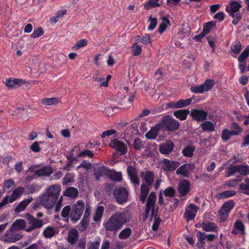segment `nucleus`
I'll return each mask as SVG.
<instances>
[{
    "instance_id": "nucleus-1",
    "label": "nucleus",
    "mask_w": 249,
    "mask_h": 249,
    "mask_svg": "<svg viewBox=\"0 0 249 249\" xmlns=\"http://www.w3.org/2000/svg\"><path fill=\"white\" fill-rule=\"evenodd\" d=\"M130 219L131 214L128 211L117 212L104 223L103 226L107 231L116 233Z\"/></svg>"
},
{
    "instance_id": "nucleus-2",
    "label": "nucleus",
    "mask_w": 249,
    "mask_h": 249,
    "mask_svg": "<svg viewBox=\"0 0 249 249\" xmlns=\"http://www.w3.org/2000/svg\"><path fill=\"white\" fill-rule=\"evenodd\" d=\"M141 176L145 183L141 185L139 199L142 203H144L149 192L150 188L153 184L155 176L153 172L150 171L146 172L145 173L141 172Z\"/></svg>"
},
{
    "instance_id": "nucleus-3",
    "label": "nucleus",
    "mask_w": 249,
    "mask_h": 249,
    "mask_svg": "<svg viewBox=\"0 0 249 249\" xmlns=\"http://www.w3.org/2000/svg\"><path fill=\"white\" fill-rule=\"evenodd\" d=\"M156 200V195L154 192H151L147 201L146 203L144 212L142 215V220L145 221L148 217L149 213H150L151 219L152 220L153 217L157 215L158 208L155 209V201Z\"/></svg>"
},
{
    "instance_id": "nucleus-4",
    "label": "nucleus",
    "mask_w": 249,
    "mask_h": 249,
    "mask_svg": "<svg viewBox=\"0 0 249 249\" xmlns=\"http://www.w3.org/2000/svg\"><path fill=\"white\" fill-rule=\"evenodd\" d=\"M89 205H85L82 200H79L75 203L73 206L70 214L71 219L73 221H77L81 217L84 211H86V208Z\"/></svg>"
},
{
    "instance_id": "nucleus-5",
    "label": "nucleus",
    "mask_w": 249,
    "mask_h": 249,
    "mask_svg": "<svg viewBox=\"0 0 249 249\" xmlns=\"http://www.w3.org/2000/svg\"><path fill=\"white\" fill-rule=\"evenodd\" d=\"M22 237V234L11 227L1 237V240L5 242L13 243L20 240Z\"/></svg>"
},
{
    "instance_id": "nucleus-6",
    "label": "nucleus",
    "mask_w": 249,
    "mask_h": 249,
    "mask_svg": "<svg viewBox=\"0 0 249 249\" xmlns=\"http://www.w3.org/2000/svg\"><path fill=\"white\" fill-rule=\"evenodd\" d=\"M161 124V128L164 127L168 131H173L178 129L179 124L178 122L167 116L163 117L159 123Z\"/></svg>"
},
{
    "instance_id": "nucleus-7",
    "label": "nucleus",
    "mask_w": 249,
    "mask_h": 249,
    "mask_svg": "<svg viewBox=\"0 0 249 249\" xmlns=\"http://www.w3.org/2000/svg\"><path fill=\"white\" fill-rule=\"evenodd\" d=\"M25 217L27 218V223L30 226L25 229V231L27 232H30L36 229H39L43 225L42 220L34 217L29 213H27L25 214Z\"/></svg>"
},
{
    "instance_id": "nucleus-8",
    "label": "nucleus",
    "mask_w": 249,
    "mask_h": 249,
    "mask_svg": "<svg viewBox=\"0 0 249 249\" xmlns=\"http://www.w3.org/2000/svg\"><path fill=\"white\" fill-rule=\"evenodd\" d=\"M135 96V92H132L129 95L128 100H126V99H124L122 101V103L120 104V106L108 107L107 108V112H109L111 111L112 112H115L119 109H126L129 108L132 105V102Z\"/></svg>"
},
{
    "instance_id": "nucleus-9",
    "label": "nucleus",
    "mask_w": 249,
    "mask_h": 249,
    "mask_svg": "<svg viewBox=\"0 0 249 249\" xmlns=\"http://www.w3.org/2000/svg\"><path fill=\"white\" fill-rule=\"evenodd\" d=\"M57 199L44 193L39 198L40 204L47 209L53 207Z\"/></svg>"
},
{
    "instance_id": "nucleus-10",
    "label": "nucleus",
    "mask_w": 249,
    "mask_h": 249,
    "mask_svg": "<svg viewBox=\"0 0 249 249\" xmlns=\"http://www.w3.org/2000/svg\"><path fill=\"white\" fill-rule=\"evenodd\" d=\"M128 194L127 190L124 188H117L113 192L114 196L119 204H123L127 201Z\"/></svg>"
},
{
    "instance_id": "nucleus-11",
    "label": "nucleus",
    "mask_w": 249,
    "mask_h": 249,
    "mask_svg": "<svg viewBox=\"0 0 249 249\" xmlns=\"http://www.w3.org/2000/svg\"><path fill=\"white\" fill-rule=\"evenodd\" d=\"M109 145L112 148L115 149L116 152H120L121 155H124L127 151V147L125 144L116 139L112 140Z\"/></svg>"
},
{
    "instance_id": "nucleus-12",
    "label": "nucleus",
    "mask_w": 249,
    "mask_h": 249,
    "mask_svg": "<svg viewBox=\"0 0 249 249\" xmlns=\"http://www.w3.org/2000/svg\"><path fill=\"white\" fill-rule=\"evenodd\" d=\"M127 173L131 181L134 185H139L140 180L138 177V173L134 166H129L127 168Z\"/></svg>"
},
{
    "instance_id": "nucleus-13",
    "label": "nucleus",
    "mask_w": 249,
    "mask_h": 249,
    "mask_svg": "<svg viewBox=\"0 0 249 249\" xmlns=\"http://www.w3.org/2000/svg\"><path fill=\"white\" fill-rule=\"evenodd\" d=\"M191 116L197 122L207 119L208 112L202 109H194L191 111Z\"/></svg>"
},
{
    "instance_id": "nucleus-14",
    "label": "nucleus",
    "mask_w": 249,
    "mask_h": 249,
    "mask_svg": "<svg viewBox=\"0 0 249 249\" xmlns=\"http://www.w3.org/2000/svg\"><path fill=\"white\" fill-rule=\"evenodd\" d=\"M198 210V207L193 204H190L186 208L184 215L187 220H193L196 213Z\"/></svg>"
},
{
    "instance_id": "nucleus-15",
    "label": "nucleus",
    "mask_w": 249,
    "mask_h": 249,
    "mask_svg": "<svg viewBox=\"0 0 249 249\" xmlns=\"http://www.w3.org/2000/svg\"><path fill=\"white\" fill-rule=\"evenodd\" d=\"M190 182L186 179H182L178 184V192L180 196H186L190 190Z\"/></svg>"
},
{
    "instance_id": "nucleus-16",
    "label": "nucleus",
    "mask_w": 249,
    "mask_h": 249,
    "mask_svg": "<svg viewBox=\"0 0 249 249\" xmlns=\"http://www.w3.org/2000/svg\"><path fill=\"white\" fill-rule=\"evenodd\" d=\"M163 164L162 168L165 171H174L179 165L178 162L170 160L168 159H164Z\"/></svg>"
},
{
    "instance_id": "nucleus-17",
    "label": "nucleus",
    "mask_w": 249,
    "mask_h": 249,
    "mask_svg": "<svg viewBox=\"0 0 249 249\" xmlns=\"http://www.w3.org/2000/svg\"><path fill=\"white\" fill-rule=\"evenodd\" d=\"M194 169V166L190 164H184L180 166L176 171L177 175H180L183 177H188L189 175V170Z\"/></svg>"
},
{
    "instance_id": "nucleus-18",
    "label": "nucleus",
    "mask_w": 249,
    "mask_h": 249,
    "mask_svg": "<svg viewBox=\"0 0 249 249\" xmlns=\"http://www.w3.org/2000/svg\"><path fill=\"white\" fill-rule=\"evenodd\" d=\"M60 191V186L59 184H54L51 185L45 193L57 200Z\"/></svg>"
},
{
    "instance_id": "nucleus-19",
    "label": "nucleus",
    "mask_w": 249,
    "mask_h": 249,
    "mask_svg": "<svg viewBox=\"0 0 249 249\" xmlns=\"http://www.w3.org/2000/svg\"><path fill=\"white\" fill-rule=\"evenodd\" d=\"M79 233L75 228L71 229L68 233L67 241L71 245H74L78 240Z\"/></svg>"
},
{
    "instance_id": "nucleus-20",
    "label": "nucleus",
    "mask_w": 249,
    "mask_h": 249,
    "mask_svg": "<svg viewBox=\"0 0 249 249\" xmlns=\"http://www.w3.org/2000/svg\"><path fill=\"white\" fill-rule=\"evenodd\" d=\"M90 213V206H87L86 208V211L84 214V217L81 221L80 230L83 231H85L89 224L88 218L89 217Z\"/></svg>"
},
{
    "instance_id": "nucleus-21",
    "label": "nucleus",
    "mask_w": 249,
    "mask_h": 249,
    "mask_svg": "<svg viewBox=\"0 0 249 249\" xmlns=\"http://www.w3.org/2000/svg\"><path fill=\"white\" fill-rule=\"evenodd\" d=\"M161 124L159 123L156 124L146 133L145 137L148 140H154L158 136L159 130L161 129Z\"/></svg>"
},
{
    "instance_id": "nucleus-22",
    "label": "nucleus",
    "mask_w": 249,
    "mask_h": 249,
    "mask_svg": "<svg viewBox=\"0 0 249 249\" xmlns=\"http://www.w3.org/2000/svg\"><path fill=\"white\" fill-rule=\"evenodd\" d=\"M174 146V143L171 141H168L159 146V150L163 154H168L173 150Z\"/></svg>"
},
{
    "instance_id": "nucleus-23",
    "label": "nucleus",
    "mask_w": 249,
    "mask_h": 249,
    "mask_svg": "<svg viewBox=\"0 0 249 249\" xmlns=\"http://www.w3.org/2000/svg\"><path fill=\"white\" fill-rule=\"evenodd\" d=\"M53 172V169L51 166H44L42 168L36 170L35 174L37 177H49Z\"/></svg>"
},
{
    "instance_id": "nucleus-24",
    "label": "nucleus",
    "mask_w": 249,
    "mask_h": 249,
    "mask_svg": "<svg viewBox=\"0 0 249 249\" xmlns=\"http://www.w3.org/2000/svg\"><path fill=\"white\" fill-rule=\"evenodd\" d=\"M230 6H227L226 8V10L229 14L237 13L241 7V5L236 1L230 2Z\"/></svg>"
},
{
    "instance_id": "nucleus-25",
    "label": "nucleus",
    "mask_w": 249,
    "mask_h": 249,
    "mask_svg": "<svg viewBox=\"0 0 249 249\" xmlns=\"http://www.w3.org/2000/svg\"><path fill=\"white\" fill-rule=\"evenodd\" d=\"M24 82L22 80L18 79H14L13 80L7 79L6 80L5 84L9 89H13L21 85Z\"/></svg>"
},
{
    "instance_id": "nucleus-26",
    "label": "nucleus",
    "mask_w": 249,
    "mask_h": 249,
    "mask_svg": "<svg viewBox=\"0 0 249 249\" xmlns=\"http://www.w3.org/2000/svg\"><path fill=\"white\" fill-rule=\"evenodd\" d=\"M107 177L111 180L115 181H120L122 180V174L120 172H116L113 170L108 169Z\"/></svg>"
},
{
    "instance_id": "nucleus-27",
    "label": "nucleus",
    "mask_w": 249,
    "mask_h": 249,
    "mask_svg": "<svg viewBox=\"0 0 249 249\" xmlns=\"http://www.w3.org/2000/svg\"><path fill=\"white\" fill-rule=\"evenodd\" d=\"M108 168L105 166H101L94 170V176L96 180H99L101 177L103 175L107 176Z\"/></svg>"
},
{
    "instance_id": "nucleus-28",
    "label": "nucleus",
    "mask_w": 249,
    "mask_h": 249,
    "mask_svg": "<svg viewBox=\"0 0 249 249\" xmlns=\"http://www.w3.org/2000/svg\"><path fill=\"white\" fill-rule=\"evenodd\" d=\"M59 102L60 99L57 97L47 98L41 100L42 105L47 106L56 105Z\"/></svg>"
},
{
    "instance_id": "nucleus-29",
    "label": "nucleus",
    "mask_w": 249,
    "mask_h": 249,
    "mask_svg": "<svg viewBox=\"0 0 249 249\" xmlns=\"http://www.w3.org/2000/svg\"><path fill=\"white\" fill-rule=\"evenodd\" d=\"M202 229L207 232L217 231V227L214 223L213 222H203L201 224Z\"/></svg>"
},
{
    "instance_id": "nucleus-30",
    "label": "nucleus",
    "mask_w": 249,
    "mask_h": 249,
    "mask_svg": "<svg viewBox=\"0 0 249 249\" xmlns=\"http://www.w3.org/2000/svg\"><path fill=\"white\" fill-rule=\"evenodd\" d=\"M93 78L94 81L100 83V87H108V84L107 81H105V78L104 77L101 76L98 71L95 72Z\"/></svg>"
},
{
    "instance_id": "nucleus-31",
    "label": "nucleus",
    "mask_w": 249,
    "mask_h": 249,
    "mask_svg": "<svg viewBox=\"0 0 249 249\" xmlns=\"http://www.w3.org/2000/svg\"><path fill=\"white\" fill-rule=\"evenodd\" d=\"M23 192V188L18 187L14 190L11 197L9 196L8 202L12 203L16 200Z\"/></svg>"
},
{
    "instance_id": "nucleus-32",
    "label": "nucleus",
    "mask_w": 249,
    "mask_h": 249,
    "mask_svg": "<svg viewBox=\"0 0 249 249\" xmlns=\"http://www.w3.org/2000/svg\"><path fill=\"white\" fill-rule=\"evenodd\" d=\"M161 5L160 0H148L143 6L145 10H148L152 8L159 7Z\"/></svg>"
},
{
    "instance_id": "nucleus-33",
    "label": "nucleus",
    "mask_w": 249,
    "mask_h": 249,
    "mask_svg": "<svg viewBox=\"0 0 249 249\" xmlns=\"http://www.w3.org/2000/svg\"><path fill=\"white\" fill-rule=\"evenodd\" d=\"M63 195L70 197L75 198L78 196V191L76 188L70 187L66 189Z\"/></svg>"
},
{
    "instance_id": "nucleus-34",
    "label": "nucleus",
    "mask_w": 249,
    "mask_h": 249,
    "mask_svg": "<svg viewBox=\"0 0 249 249\" xmlns=\"http://www.w3.org/2000/svg\"><path fill=\"white\" fill-rule=\"evenodd\" d=\"M26 223L25 221L23 219H18L16 220L12 224V228H14L17 231H19L22 229H25L26 228Z\"/></svg>"
},
{
    "instance_id": "nucleus-35",
    "label": "nucleus",
    "mask_w": 249,
    "mask_h": 249,
    "mask_svg": "<svg viewBox=\"0 0 249 249\" xmlns=\"http://www.w3.org/2000/svg\"><path fill=\"white\" fill-rule=\"evenodd\" d=\"M189 113L188 109L178 110L174 112V115L180 120H184L186 119L187 116Z\"/></svg>"
},
{
    "instance_id": "nucleus-36",
    "label": "nucleus",
    "mask_w": 249,
    "mask_h": 249,
    "mask_svg": "<svg viewBox=\"0 0 249 249\" xmlns=\"http://www.w3.org/2000/svg\"><path fill=\"white\" fill-rule=\"evenodd\" d=\"M32 198H30L23 200L16 208L15 212L16 213H19L23 211L27 206L32 201Z\"/></svg>"
},
{
    "instance_id": "nucleus-37",
    "label": "nucleus",
    "mask_w": 249,
    "mask_h": 249,
    "mask_svg": "<svg viewBox=\"0 0 249 249\" xmlns=\"http://www.w3.org/2000/svg\"><path fill=\"white\" fill-rule=\"evenodd\" d=\"M201 126L203 131L212 132L215 130V125L213 123L209 121L203 123L201 124Z\"/></svg>"
},
{
    "instance_id": "nucleus-38",
    "label": "nucleus",
    "mask_w": 249,
    "mask_h": 249,
    "mask_svg": "<svg viewBox=\"0 0 249 249\" xmlns=\"http://www.w3.org/2000/svg\"><path fill=\"white\" fill-rule=\"evenodd\" d=\"M15 186L14 180L12 179H9L5 180L4 186L3 187V191L10 192Z\"/></svg>"
},
{
    "instance_id": "nucleus-39",
    "label": "nucleus",
    "mask_w": 249,
    "mask_h": 249,
    "mask_svg": "<svg viewBox=\"0 0 249 249\" xmlns=\"http://www.w3.org/2000/svg\"><path fill=\"white\" fill-rule=\"evenodd\" d=\"M244 181L240 184L239 188L242 193L249 195V178H246Z\"/></svg>"
},
{
    "instance_id": "nucleus-40",
    "label": "nucleus",
    "mask_w": 249,
    "mask_h": 249,
    "mask_svg": "<svg viewBox=\"0 0 249 249\" xmlns=\"http://www.w3.org/2000/svg\"><path fill=\"white\" fill-rule=\"evenodd\" d=\"M161 20L162 22L160 24L158 29L160 34H162L166 29L167 25H170V21L165 17H162Z\"/></svg>"
},
{
    "instance_id": "nucleus-41",
    "label": "nucleus",
    "mask_w": 249,
    "mask_h": 249,
    "mask_svg": "<svg viewBox=\"0 0 249 249\" xmlns=\"http://www.w3.org/2000/svg\"><path fill=\"white\" fill-rule=\"evenodd\" d=\"M237 133L235 132L230 131L227 129H224L222 132L221 138L224 141H227L231 136L237 135Z\"/></svg>"
},
{
    "instance_id": "nucleus-42",
    "label": "nucleus",
    "mask_w": 249,
    "mask_h": 249,
    "mask_svg": "<svg viewBox=\"0 0 249 249\" xmlns=\"http://www.w3.org/2000/svg\"><path fill=\"white\" fill-rule=\"evenodd\" d=\"M132 232L129 228H126L123 230L119 234L118 237L122 240H125L129 238Z\"/></svg>"
},
{
    "instance_id": "nucleus-43",
    "label": "nucleus",
    "mask_w": 249,
    "mask_h": 249,
    "mask_svg": "<svg viewBox=\"0 0 249 249\" xmlns=\"http://www.w3.org/2000/svg\"><path fill=\"white\" fill-rule=\"evenodd\" d=\"M215 82L211 79H207L205 82L202 84L205 91H208L211 89L214 86Z\"/></svg>"
},
{
    "instance_id": "nucleus-44",
    "label": "nucleus",
    "mask_w": 249,
    "mask_h": 249,
    "mask_svg": "<svg viewBox=\"0 0 249 249\" xmlns=\"http://www.w3.org/2000/svg\"><path fill=\"white\" fill-rule=\"evenodd\" d=\"M231 51L236 54H238L241 52L242 45L239 41L234 42L231 46Z\"/></svg>"
},
{
    "instance_id": "nucleus-45",
    "label": "nucleus",
    "mask_w": 249,
    "mask_h": 249,
    "mask_svg": "<svg viewBox=\"0 0 249 249\" xmlns=\"http://www.w3.org/2000/svg\"><path fill=\"white\" fill-rule=\"evenodd\" d=\"M104 208L102 206H98L95 211V215L93 217V220L95 221H98L102 217L104 212Z\"/></svg>"
},
{
    "instance_id": "nucleus-46",
    "label": "nucleus",
    "mask_w": 249,
    "mask_h": 249,
    "mask_svg": "<svg viewBox=\"0 0 249 249\" xmlns=\"http://www.w3.org/2000/svg\"><path fill=\"white\" fill-rule=\"evenodd\" d=\"M55 233V231L54 228L52 227H48L43 231L44 236L46 238H51L53 236Z\"/></svg>"
},
{
    "instance_id": "nucleus-47",
    "label": "nucleus",
    "mask_w": 249,
    "mask_h": 249,
    "mask_svg": "<svg viewBox=\"0 0 249 249\" xmlns=\"http://www.w3.org/2000/svg\"><path fill=\"white\" fill-rule=\"evenodd\" d=\"M234 206V202L232 200H230L225 202L223 204L221 209L223 211H225L230 213L231 210L233 208Z\"/></svg>"
},
{
    "instance_id": "nucleus-48",
    "label": "nucleus",
    "mask_w": 249,
    "mask_h": 249,
    "mask_svg": "<svg viewBox=\"0 0 249 249\" xmlns=\"http://www.w3.org/2000/svg\"><path fill=\"white\" fill-rule=\"evenodd\" d=\"M142 47L139 46L137 43L135 42L133 44L131 49L132 53L134 56H138L142 53Z\"/></svg>"
},
{
    "instance_id": "nucleus-49",
    "label": "nucleus",
    "mask_w": 249,
    "mask_h": 249,
    "mask_svg": "<svg viewBox=\"0 0 249 249\" xmlns=\"http://www.w3.org/2000/svg\"><path fill=\"white\" fill-rule=\"evenodd\" d=\"M195 150V148L192 146H187L185 147L182 150V153L184 156H186L187 157H190L192 156L193 154V152Z\"/></svg>"
},
{
    "instance_id": "nucleus-50",
    "label": "nucleus",
    "mask_w": 249,
    "mask_h": 249,
    "mask_svg": "<svg viewBox=\"0 0 249 249\" xmlns=\"http://www.w3.org/2000/svg\"><path fill=\"white\" fill-rule=\"evenodd\" d=\"M87 44L88 41L86 39H82L77 41L72 47V49L74 50H78L80 48L86 46Z\"/></svg>"
},
{
    "instance_id": "nucleus-51",
    "label": "nucleus",
    "mask_w": 249,
    "mask_h": 249,
    "mask_svg": "<svg viewBox=\"0 0 249 249\" xmlns=\"http://www.w3.org/2000/svg\"><path fill=\"white\" fill-rule=\"evenodd\" d=\"M192 101V98H188L187 99H180L178 102V108H182L190 105Z\"/></svg>"
},
{
    "instance_id": "nucleus-52",
    "label": "nucleus",
    "mask_w": 249,
    "mask_h": 249,
    "mask_svg": "<svg viewBox=\"0 0 249 249\" xmlns=\"http://www.w3.org/2000/svg\"><path fill=\"white\" fill-rule=\"evenodd\" d=\"M137 40L139 41L144 44H147L149 43H151V36L148 34H146L144 36L142 37L138 36H137Z\"/></svg>"
},
{
    "instance_id": "nucleus-53",
    "label": "nucleus",
    "mask_w": 249,
    "mask_h": 249,
    "mask_svg": "<svg viewBox=\"0 0 249 249\" xmlns=\"http://www.w3.org/2000/svg\"><path fill=\"white\" fill-rule=\"evenodd\" d=\"M94 156V154L89 150H84L78 153L77 155L78 158L87 157L89 158H92Z\"/></svg>"
},
{
    "instance_id": "nucleus-54",
    "label": "nucleus",
    "mask_w": 249,
    "mask_h": 249,
    "mask_svg": "<svg viewBox=\"0 0 249 249\" xmlns=\"http://www.w3.org/2000/svg\"><path fill=\"white\" fill-rule=\"evenodd\" d=\"M148 21L150 22V24L148 27V29L150 31L153 30L157 24V18H153L150 16L148 18Z\"/></svg>"
},
{
    "instance_id": "nucleus-55",
    "label": "nucleus",
    "mask_w": 249,
    "mask_h": 249,
    "mask_svg": "<svg viewBox=\"0 0 249 249\" xmlns=\"http://www.w3.org/2000/svg\"><path fill=\"white\" fill-rule=\"evenodd\" d=\"M214 26L215 24L213 22H208L204 24L202 32L206 35L210 32L212 28Z\"/></svg>"
},
{
    "instance_id": "nucleus-56",
    "label": "nucleus",
    "mask_w": 249,
    "mask_h": 249,
    "mask_svg": "<svg viewBox=\"0 0 249 249\" xmlns=\"http://www.w3.org/2000/svg\"><path fill=\"white\" fill-rule=\"evenodd\" d=\"M236 192L233 190H229L223 192L219 194V196L221 198H225L235 195Z\"/></svg>"
},
{
    "instance_id": "nucleus-57",
    "label": "nucleus",
    "mask_w": 249,
    "mask_h": 249,
    "mask_svg": "<svg viewBox=\"0 0 249 249\" xmlns=\"http://www.w3.org/2000/svg\"><path fill=\"white\" fill-rule=\"evenodd\" d=\"M73 178L74 176L72 174L67 173L63 178V185H67L68 183L73 181Z\"/></svg>"
},
{
    "instance_id": "nucleus-58",
    "label": "nucleus",
    "mask_w": 249,
    "mask_h": 249,
    "mask_svg": "<svg viewBox=\"0 0 249 249\" xmlns=\"http://www.w3.org/2000/svg\"><path fill=\"white\" fill-rule=\"evenodd\" d=\"M234 228L238 231H241L242 234L245 233V226L243 222L241 221H237L234 224Z\"/></svg>"
},
{
    "instance_id": "nucleus-59",
    "label": "nucleus",
    "mask_w": 249,
    "mask_h": 249,
    "mask_svg": "<svg viewBox=\"0 0 249 249\" xmlns=\"http://www.w3.org/2000/svg\"><path fill=\"white\" fill-rule=\"evenodd\" d=\"M153 217L154 223L152 225V229L154 231H156L159 227L161 222V219L156 214Z\"/></svg>"
},
{
    "instance_id": "nucleus-60",
    "label": "nucleus",
    "mask_w": 249,
    "mask_h": 249,
    "mask_svg": "<svg viewBox=\"0 0 249 249\" xmlns=\"http://www.w3.org/2000/svg\"><path fill=\"white\" fill-rule=\"evenodd\" d=\"M249 55V47L248 46L238 57V61L243 62Z\"/></svg>"
},
{
    "instance_id": "nucleus-61",
    "label": "nucleus",
    "mask_w": 249,
    "mask_h": 249,
    "mask_svg": "<svg viewBox=\"0 0 249 249\" xmlns=\"http://www.w3.org/2000/svg\"><path fill=\"white\" fill-rule=\"evenodd\" d=\"M163 194L165 196L172 197L174 196L175 191L173 187H170L164 190Z\"/></svg>"
},
{
    "instance_id": "nucleus-62",
    "label": "nucleus",
    "mask_w": 249,
    "mask_h": 249,
    "mask_svg": "<svg viewBox=\"0 0 249 249\" xmlns=\"http://www.w3.org/2000/svg\"><path fill=\"white\" fill-rule=\"evenodd\" d=\"M233 18L232 23L236 25L241 19V16L239 13H233L229 14Z\"/></svg>"
},
{
    "instance_id": "nucleus-63",
    "label": "nucleus",
    "mask_w": 249,
    "mask_h": 249,
    "mask_svg": "<svg viewBox=\"0 0 249 249\" xmlns=\"http://www.w3.org/2000/svg\"><path fill=\"white\" fill-rule=\"evenodd\" d=\"M133 146L136 150H140L143 146L142 141L139 138L134 140Z\"/></svg>"
},
{
    "instance_id": "nucleus-64",
    "label": "nucleus",
    "mask_w": 249,
    "mask_h": 249,
    "mask_svg": "<svg viewBox=\"0 0 249 249\" xmlns=\"http://www.w3.org/2000/svg\"><path fill=\"white\" fill-rule=\"evenodd\" d=\"M238 172L245 176L249 174L248 166H238Z\"/></svg>"
}]
</instances>
